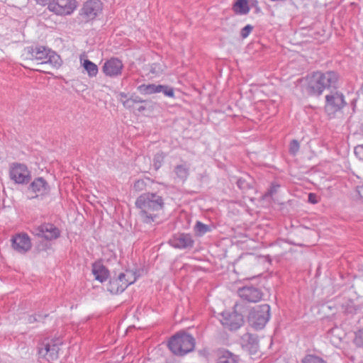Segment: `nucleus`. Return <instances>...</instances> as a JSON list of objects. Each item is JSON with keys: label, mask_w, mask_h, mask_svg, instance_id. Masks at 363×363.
Segmentation results:
<instances>
[{"label": "nucleus", "mask_w": 363, "mask_h": 363, "mask_svg": "<svg viewBox=\"0 0 363 363\" xmlns=\"http://www.w3.org/2000/svg\"><path fill=\"white\" fill-rule=\"evenodd\" d=\"M135 203L143 223L151 226L160 223L164 207L161 196L156 193H144L137 198Z\"/></svg>", "instance_id": "obj_1"}, {"label": "nucleus", "mask_w": 363, "mask_h": 363, "mask_svg": "<svg viewBox=\"0 0 363 363\" xmlns=\"http://www.w3.org/2000/svg\"><path fill=\"white\" fill-rule=\"evenodd\" d=\"M339 76L333 71L315 72L306 78V92L311 96H320L325 89H337Z\"/></svg>", "instance_id": "obj_2"}, {"label": "nucleus", "mask_w": 363, "mask_h": 363, "mask_svg": "<svg viewBox=\"0 0 363 363\" xmlns=\"http://www.w3.org/2000/svg\"><path fill=\"white\" fill-rule=\"evenodd\" d=\"M23 55L26 60L36 62L37 65H48L52 68L60 67L62 65L60 55L42 45L26 47Z\"/></svg>", "instance_id": "obj_3"}, {"label": "nucleus", "mask_w": 363, "mask_h": 363, "mask_svg": "<svg viewBox=\"0 0 363 363\" xmlns=\"http://www.w3.org/2000/svg\"><path fill=\"white\" fill-rule=\"evenodd\" d=\"M168 347L174 354L184 356L194 350L195 339L190 334L179 332L169 339Z\"/></svg>", "instance_id": "obj_4"}, {"label": "nucleus", "mask_w": 363, "mask_h": 363, "mask_svg": "<svg viewBox=\"0 0 363 363\" xmlns=\"http://www.w3.org/2000/svg\"><path fill=\"white\" fill-rule=\"evenodd\" d=\"M137 280L136 273L126 270L121 273L116 278H112L107 286V290L113 294H121L130 284Z\"/></svg>", "instance_id": "obj_5"}, {"label": "nucleus", "mask_w": 363, "mask_h": 363, "mask_svg": "<svg viewBox=\"0 0 363 363\" xmlns=\"http://www.w3.org/2000/svg\"><path fill=\"white\" fill-rule=\"evenodd\" d=\"M347 102L344 94L338 91H330L325 96V111L328 116H334L337 112L340 111Z\"/></svg>", "instance_id": "obj_6"}, {"label": "nucleus", "mask_w": 363, "mask_h": 363, "mask_svg": "<svg viewBox=\"0 0 363 363\" xmlns=\"http://www.w3.org/2000/svg\"><path fill=\"white\" fill-rule=\"evenodd\" d=\"M62 342L60 340H50L43 342L38 346L39 358L48 362L54 361L59 357V351Z\"/></svg>", "instance_id": "obj_7"}, {"label": "nucleus", "mask_w": 363, "mask_h": 363, "mask_svg": "<svg viewBox=\"0 0 363 363\" xmlns=\"http://www.w3.org/2000/svg\"><path fill=\"white\" fill-rule=\"evenodd\" d=\"M270 318V306L263 304L255 308L250 313L249 320L254 328H263Z\"/></svg>", "instance_id": "obj_8"}, {"label": "nucleus", "mask_w": 363, "mask_h": 363, "mask_svg": "<svg viewBox=\"0 0 363 363\" xmlns=\"http://www.w3.org/2000/svg\"><path fill=\"white\" fill-rule=\"evenodd\" d=\"M9 176L11 180L18 184H28L31 179V173L28 167L18 162L11 164Z\"/></svg>", "instance_id": "obj_9"}, {"label": "nucleus", "mask_w": 363, "mask_h": 363, "mask_svg": "<svg viewBox=\"0 0 363 363\" xmlns=\"http://www.w3.org/2000/svg\"><path fill=\"white\" fill-rule=\"evenodd\" d=\"M77 7V1L76 0H53L48 4L50 11L60 16L72 14Z\"/></svg>", "instance_id": "obj_10"}, {"label": "nucleus", "mask_w": 363, "mask_h": 363, "mask_svg": "<svg viewBox=\"0 0 363 363\" xmlns=\"http://www.w3.org/2000/svg\"><path fill=\"white\" fill-rule=\"evenodd\" d=\"M50 191V186L43 177L35 178L28 187V193L30 194V199L43 198L48 195Z\"/></svg>", "instance_id": "obj_11"}, {"label": "nucleus", "mask_w": 363, "mask_h": 363, "mask_svg": "<svg viewBox=\"0 0 363 363\" xmlns=\"http://www.w3.org/2000/svg\"><path fill=\"white\" fill-rule=\"evenodd\" d=\"M11 247L17 252L25 254L32 247L30 237L27 233H20L12 236L11 238Z\"/></svg>", "instance_id": "obj_12"}, {"label": "nucleus", "mask_w": 363, "mask_h": 363, "mask_svg": "<svg viewBox=\"0 0 363 363\" xmlns=\"http://www.w3.org/2000/svg\"><path fill=\"white\" fill-rule=\"evenodd\" d=\"M221 315L220 322L222 325L230 330H238L244 323L242 315L236 311H224L221 313Z\"/></svg>", "instance_id": "obj_13"}, {"label": "nucleus", "mask_w": 363, "mask_h": 363, "mask_svg": "<svg viewBox=\"0 0 363 363\" xmlns=\"http://www.w3.org/2000/svg\"><path fill=\"white\" fill-rule=\"evenodd\" d=\"M103 10V4L100 0H88L81 9V15L86 20L96 18Z\"/></svg>", "instance_id": "obj_14"}, {"label": "nucleus", "mask_w": 363, "mask_h": 363, "mask_svg": "<svg viewBox=\"0 0 363 363\" xmlns=\"http://www.w3.org/2000/svg\"><path fill=\"white\" fill-rule=\"evenodd\" d=\"M32 233L38 237L44 238L47 240L57 239L60 235V230L52 223H44L34 228Z\"/></svg>", "instance_id": "obj_15"}, {"label": "nucleus", "mask_w": 363, "mask_h": 363, "mask_svg": "<svg viewBox=\"0 0 363 363\" xmlns=\"http://www.w3.org/2000/svg\"><path fill=\"white\" fill-rule=\"evenodd\" d=\"M239 296L250 303H257L262 299V293L259 289L253 286H245L238 289Z\"/></svg>", "instance_id": "obj_16"}, {"label": "nucleus", "mask_w": 363, "mask_h": 363, "mask_svg": "<svg viewBox=\"0 0 363 363\" xmlns=\"http://www.w3.org/2000/svg\"><path fill=\"white\" fill-rule=\"evenodd\" d=\"M123 68L122 61L118 58L112 57L104 62L102 69L106 76L116 77L121 74Z\"/></svg>", "instance_id": "obj_17"}, {"label": "nucleus", "mask_w": 363, "mask_h": 363, "mask_svg": "<svg viewBox=\"0 0 363 363\" xmlns=\"http://www.w3.org/2000/svg\"><path fill=\"white\" fill-rule=\"evenodd\" d=\"M169 244L174 248L187 249L194 246V240L190 234L179 233L173 236Z\"/></svg>", "instance_id": "obj_18"}, {"label": "nucleus", "mask_w": 363, "mask_h": 363, "mask_svg": "<svg viewBox=\"0 0 363 363\" xmlns=\"http://www.w3.org/2000/svg\"><path fill=\"white\" fill-rule=\"evenodd\" d=\"M242 347L250 354H255L258 350V340L255 335L246 333L241 338Z\"/></svg>", "instance_id": "obj_19"}, {"label": "nucleus", "mask_w": 363, "mask_h": 363, "mask_svg": "<svg viewBox=\"0 0 363 363\" xmlns=\"http://www.w3.org/2000/svg\"><path fill=\"white\" fill-rule=\"evenodd\" d=\"M92 273L95 279L100 282L106 281L109 275L108 269L104 265L96 263L93 264Z\"/></svg>", "instance_id": "obj_20"}, {"label": "nucleus", "mask_w": 363, "mask_h": 363, "mask_svg": "<svg viewBox=\"0 0 363 363\" xmlns=\"http://www.w3.org/2000/svg\"><path fill=\"white\" fill-rule=\"evenodd\" d=\"M239 357L233 353L224 350L220 352L217 363H239Z\"/></svg>", "instance_id": "obj_21"}, {"label": "nucleus", "mask_w": 363, "mask_h": 363, "mask_svg": "<svg viewBox=\"0 0 363 363\" xmlns=\"http://www.w3.org/2000/svg\"><path fill=\"white\" fill-rule=\"evenodd\" d=\"M161 88V84L157 85L155 84H144L138 86V90L142 94L150 95L152 94L160 93V90Z\"/></svg>", "instance_id": "obj_22"}, {"label": "nucleus", "mask_w": 363, "mask_h": 363, "mask_svg": "<svg viewBox=\"0 0 363 363\" xmlns=\"http://www.w3.org/2000/svg\"><path fill=\"white\" fill-rule=\"evenodd\" d=\"M174 172L178 179L184 182L189 177V167L186 164H178L175 167Z\"/></svg>", "instance_id": "obj_23"}, {"label": "nucleus", "mask_w": 363, "mask_h": 363, "mask_svg": "<svg viewBox=\"0 0 363 363\" xmlns=\"http://www.w3.org/2000/svg\"><path fill=\"white\" fill-rule=\"evenodd\" d=\"M233 11L236 13L247 14L250 11L247 0H238L233 5Z\"/></svg>", "instance_id": "obj_24"}, {"label": "nucleus", "mask_w": 363, "mask_h": 363, "mask_svg": "<svg viewBox=\"0 0 363 363\" xmlns=\"http://www.w3.org/2000/svg\"><path fill=\"white\" fill-rule=\"evenodd\" d=\"M83 67L90 77H96L98 74L99 69L97 65L89 60H85L84 61Z\"/></svg>", "instance_id": "obj_25"}, {"label": "nucleus", "mask_w": 363, "mask_h": 363, "mask_svg": "<svg viewBox=\"0 0 363 363\" xmlns=\"http://www.w3.org/2000/svg\"><path fill=\"white\" fill-rule=\"evenodd\" d=\"M301 363H326V362L318 356L308 354L302 359Z\"/></svg>", "instance_id": "obj_26"}, {"label": "nucleus", "mask_w": 363, "mask_h": 363, "mask_svg": "<svg viewBox=\"0 0 363 363\" xmlns=\"http://www.w3.org/2000/svg\"><path fill=\"white\" fill-rule=\"evenodd\" d=\"M196 233L201 236L210 230V228L208 225L203 224L200 221H197L194 227Z\"/></svg>", "instance_id": "obj_27"}, {"label": "nucleus", "mask_w": 363, "mask_h": 363, "mask_svg": "<svg viewBox=\"0 0 363 363\" xmlns=\"http://www.w3.org/2000/svg\"><path fill=\"white\" fill-rule=\"evenodd\" d=\"M164 159V155L162 152H157V154L155 155L153 158V166L156 170L159 169L161 167Z\"/></svg>", "instance_id": "obj_28"}, {"label": "nucleus", "mask_w": 363, "mask_h": 363, "mask_svg": "<svg viewBox=\"0 0 363 363\" xmlns=\"http://www.w3.org/2000/svg\"><path fill=\"white\" fill-rule=\"evenodd\" d=\"M353 342L358 347H363V330H359L354 333Z\"/></svg>", "instance_id": "obj_29"}, {"label": "nucleus", "mask_w": 363, "mask_h": 363, "mask_svg": "<svg viewBox=\"0 0 363 363\" xmlns=\"http://www.w3.org/2000/svg\"><path fill=\"white\" fill-rule=\"evenodd\" d=\"M161 88L160 90V93L162 92L165 96L169 97H174V91L172 87H170L167 85H161Z\"/></svg>", "instance_id": "obj_30"}, {"label": "nucleus", "mask_w": 363, "mask_h": 363, "mask_svg": "<svg viewBox=\"0 0 363 363\" xmlns=\"http://www.w3.org/2000/svg\"><path fill=\"white\" fill-rule=\"evenodd\" d=\"M300 145L296 140H293L289 145V152L291 155H295L299 150Z\"/></svg>", "instance_id": "obj_31"}, {"label": "nucleus", "mask_w": 363, "mask_h": 363, "mask_svg": "<svg viewBox=\"0 0 363 363\" xmlns=\"http://www.w3.org/2000/svg\"><path fill=\"white\" fill-rule=\"evenodd\" d=\"M253 27L251 25H247L243 28H242L240 35L243 38H246L251 31L252 30Z\"/></svg>", "instance_id": "obj_32"}, {"label": "nucleus", "mask_w": 363, "mask_h": 363, "mask_svg": "<svg viewBox=\"0 0 363 363\" xmlns=\"http://www.w3.org/2000/svg\"><path fill=\"white\" fill-rule=\"evenodd\" d=\"M354 154L360 160H363V145H359L354 147Z\"/></svg>", "instance_id": "obj_33"}, {"label": "nucleus", "mask_w": 363, "mask_h": 363, "mask_svg": "<svg viewBox=\"0 0 363 363\" xmlns=\"http://www.w3.org/2000/svg\"><path fill=\"white\" fill-rule=\"evenodd\" d=\"M122 103L123 106L126 108H132L134 106L133 101L131 99V98L122 101Z\"/></svg>", "instance_id": "obj_34"}, {"label": "nucleus", "mask_w": 363, "mask_h": 363, "mask_svg": "<svg viewBox=\"0 0 363 363\" xmlns=\"http://www.w3.org/2000/svg\"><path fill=\"white\" fill-rule=\"evenodd\" d=\"M308 201L311 203H318V199H317V196L313 194V193H310L308 194Z\"/></svg>", "instance_id": "obj_35"}, {"label": "nucleus", "mask_w": 363, "mask_h": 363, "mask_svg": "<svg viewBox=\"0 0 363 363\" xmlns=\"http://www.w3.org/2000/svg\"><path fill=\"white\" fill-rule=\"evenodd\" d=\"M38 320H39V319L36 317L35 315H32L28 316V323H33Z\"/></svg>", "instance_id": "obj_36"}, {"label": "nucleus", "mask_w": 363, "mask_h": 363, "mask_svg": "<svg viewBox=\"0 0 363 363\" xmlns=\"http://www.w3.org/2000/svg\"><path fill=\"white\" fill-rule=\"evenodd\" d=\"M279 187V185H272L270 188V189L269 190V194L270 195H272L274 194H275L277 191V189Z\"/></svg>", "instance_id": "obj_37"}, {"label": "nucleus", "mask_w": 363, "mask_h": 363, "mask_svg": "<svg viewBox=\"0 0 363 363\" xmlns=\"http://www.w3.org/2000/svg\"><path fill=\"white\" fill-rule=\"evenodd\" d=\"M131 99L133 101V103L134 104H138V103H143L145 102L144 100H143L139 96H135V97H131Z\"/></svg>", "instance_id": "obj_38"}, {"label": "nucleus", "mask_w": 363, "mask_h": 363, "mask_svg": "<svg viewBox=\"0 0 363 363\" xmlns=\"http://www.w3.org/2000/svg\"><path fill=\"white\" fill-rule=\"evenodd\" d=\"M142 185H143V181H137L134 184V187L135 189H139L140 187V186H142Z\"/></svg>", "instance_id": "obj_39"}, {"label": "nucleus", "mask_w": 363, "mask_h": 363, "mask_svg": "<svg viewBox=\"0 0 363 363\" xmlns=\"http://www.w3.org/2000/svg\"><path fill=\"white\" fill-rule=\"evenodd\" d=\"M244 183H245V181L240 179L237 182V185L239 188L241 189V188H242V185L244 184Z\"/></svg>", "instance_id": "obj_40"}, {"label": "nucleus", "mask_w": 363, "mask_h": 363, "mask_svg": "<svg viewBox=\"0 0 363 363\" xmlns=\"http://www.w3.org/2000/svg\"><path fill=\"white\" fill-rule=\"evenodd\" d=\"M358 194L363 198V184L358 187Z\"/></svg>", "instance_id": "obj_41"}, {"label": "nucleus", "mask_w": 363, "mask_h": 363, "mask_svg": "<svg viewBox=\"0 0 363 363\" xmlns=\"http://www.w3.org/2000/svg\"><path fill=\"white\" fill-rule=\"evenodd\" d=\"M146 109V108L143 106H139L137 110L139 111V112H142L143 111H145Z\"/></svg>", "instance_id": "obj_42"}, {"label": "nucleus", "mask_w": 363, "mask_h": 363, "mask_svg": "<svg viewBox=\"0 0 363 363\" xmlns=\"http://www.w3.org/2000/svg\"><path fill=\"white\" fill-rule=\"evenodd\" d=\"M120 96H121V101H123V100H122V99H123H123H125V98L127 97V95H126V94L121 92V93L120 94Z\"/></svg>", "instance_id": "obj_43"}, {"label": "nucleus", "mask_w": 363, "mask_h": 363, "mask_svg": "<svg viewBox=\"0 0 363 363\" xmlns=\"http://www.w3.org/2000/svg\"><path fill=\"white\" fill-rule=\"evenodd\" d=\"M45 1V0H36V1H37L38 3H43V2H44Z\"/></svg>", "instance_id": "obj_44"}, {"label": "nucleus", "mask_w": 363, "mask_h": 363, "mask_svg": "<svg viewBox=\"0 0 363 363\" xmlns=\"http://www.w3.org/2000/svg\"><path fill=\"white\" fill-rule=\"evenodd\" d=\"M35 70H36V71L41 72V70H40V69H35Z\"/></svg>", "instance_id": "obj_45"}]
</instances>
